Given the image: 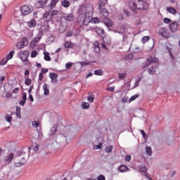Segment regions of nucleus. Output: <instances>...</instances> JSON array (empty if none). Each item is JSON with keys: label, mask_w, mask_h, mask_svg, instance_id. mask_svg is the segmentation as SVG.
<instances>
[{"label": "nucleus", "mask_w": 180, "mask_h": 180, "mask_svg": "<svg viewBox=\"0 0 180 180\" xmlns=\"http://www.w3.org/2000/svg\"><path fill=\"white\" fill-rule=\"evenodd\" d=\"M129 5L134 13H136V10L147 11L148 9V4L143 0H130Z\"/></svg>", "instance_id": "obj_1"}, {"label": "nucleus", "mask_w": 180, "mask_h": 180, "mask_svg": "<svg viewBox=\"0 0 180 180\" xmlns=\"http://www.w3.org/2000/svg\"><path fill=\"white\" fill-rule=\"evenodd\" d=\"M56 15H58V11L57 10L46 11L43 15V19L44 22H51L53 17L56 16Z\"/></svg>", "instance_id": "obj_2"}, {"label": "nucleus", "mask_w": 180, "mask_h": 180, "mask_svg": "<svg viewBox=\"0 0 180 180\" xmlns=\"http://www.w3.org/2000/svg\"><path fill=\"white\" fill-rule=\"evenodd\" d=\"M78 23H82L84 26H88L89 20L86 18V13H82L77 19Z\"/></svg>", "instance_id": "obj_3"}, {"label": "nucleus", "mask_w": 180, "mask_h": 180, "mask_svg": "<svg viewBox=\"0 0 180 180\" xmlns=\"http://www.w3.org/2000/svg\"><path fill=\"white\" fill-rule=\"evenodd\" d=\"M20 11L22 15H29L30 13H32V12H33V6L24 5L20 8Z\"/></svg>", "instance_id": "obj_4"}, {"label": "nucleus", "mask_w": 180, "mask_h": 180, "mask_svg": "<svg viewBox=\"0 0 180 180\" xmlns=\"http://www.w3.org/2000/svg\"><path fill=\"white\" fill-rule=\"evenodd\" d=\"M29 54L27 51H21L18 53V57L23 63H27L29 61Z\"/></svg>", "instance_id": "obj_5"}, {"label": "nucleus", "mask_w": 180, "mask_h": 180, "mask_svg": "<svg viewBox=\"0 0 180 180\" xmlns=\"http://www.w3.org/2000/svg\"><path fill=\"white\" fill-rule=\"evenodd\" d=\"M159 34L165 39H169V34L167 32V28L162 27L159 30Z\"/></svg>", "instance_id": "obj_6"}, {"label": "nucleus", "mask_w": 180, "mask_h": 180, "mask_svg": "<svg viewBox=\"0 0 180 180\" xmlns=\"http://www.w3.org/2000/svg\"><path fill=\"white\" fill-rule=\"evenodd\" d=\"M14 157H15V154L11 153L9 154V155L4 158L5 164H6L7 165H9V164H11V162H12V161L13 160Z\"/></svg>", "instance_id": "obj_7"}, {"label": "nucleus", "mask_w": 180, "mask_h": 180, "mask_svg": "<svg viewBox=\"0 0 180 180\" xmlns=\"http://www.w3.org/2000/svg\"><path fill=\"white\" fill-rule=\"evenodd\" d=\"M169 27L170 32H172V33H175V32L178 30V22H174L170 23L169 25Z\"/></svg>", "instance_id": "obj_8"}, {"label": "nucleus", "mask_w": 180, "mask_h": 180, "mask_svg": "<svg viewBox=\"0 0 180 180\" xmlns=\"http://www.w3.org/2000/svg\"><path fill=\"white\" fill-rule=\"evenodd\" d=\"M137 171L141 174H146L148 171L147 167H146L144 165H139L137 166Z\"/></svg>", "instance_id": "obj_9"}, {"label": "nucleus", "mask_w": 180, "mask_h": 180, "mask_svg": "<svg viewBox=\"0 0 180 180\" xmlns=\"http://www.w3.org/2000/svg\"><path fill=\"white\" fill-rule=\"evenodd\" d=\"M63 19L69 22H72V20L75 19L74 14L70 13L68 15H64Z\"/></svg>", "instance_id": "obj_10"}, {"label": "nucleus", "mask_w": 180, "mask_h": 180, "mask_svg": "<svg viewBox=\"0 0 180 180\" xmlns=\"http://www.w3.org/2000/svg\"><path fill=\"white\" fill-rule=\"evenodd\" d=\"M101 15L102 16H104V18H108L109 16V12H108V10L106 8H103V7L101 9H98Z\"/></svg>", "instance_id": "obj_11"}, {"label": "nucleus", "mask_w": 180, "mask_h": 180, "mask_svg": "<svg viewBox=\"0 0 180 180\" xmlns=\"http://www.w3.org/2000/svg\"><path fill=\"white\" fill-rule=\"evenodd\" d=\"M96 32L98 36H101V37H105V30L102 28L96 27Z\"/></svg>", "instance_id": "obj_12"}, {"label": "nucleus", "mask_w": 180, "mask_h": 180, "mask_svg": "<svg viewBox=\"0 0 180 180\" xmlns=\"http://www.w3.org/2000/svg\"><path fill=\"white\" fill-rule=\"evenodd\" d=\"M148 63L149 64H153V63H154L155 64H157L158 63V58H154L153 56H149V58H148Z\"/></svg>", "instance_id": "obj_13"}, {"label": "nucleus", "mask_w": 180, "mask_h": 180, "mask_svg": "<svg viewBox=\"0 0 180 180\" xmlns=\"http://www.w3.org/2000/svg\"><path fill=\"white\" fill-rule=\"evenodd\" d=\"M28 27H36V25H37V22H36V20L32 19L30 21L27 22Z\"/></svg>", "instance_id": "obj_14"}, {"label": "nucleus", "mask_w": 180, "mask_h": 180, "mask_svg": "<svg viewBox=\"0 0 180 180\" xmlns=\"http://www.w3.org/2000/svg\"><path fill=\"white\" fill-rule=\"evenodd\" d=\"M118 169L120 172H127L129 171V167L124 165H121L119 167Z\"/></svg>", "instance_id": "obj_15"}, {"label": "nucleus", "mask_w": 180, "mask_h": 180, "mask_svg": "<svg viewBox=\"0 0 180 180\" xmlns=\"http://www.w3.org/2000/svg\"><path fill=\"white\" fill-rule=\"evenodd\" d=\"M108 4V0H98V9H102Z\"/></svg>", "instance_id": "obj_16"}, {"label": "nucleus", "mask_w": 180, "mask_h": 180, "mask_svg": "<svg viewBox=\"0 0 180 180\" xmlns=\"http://www.w3.org/2000/svg\"><path fill=\"white\" fill-rule=\"evenodd\" d=\"M104 24L105 26H107V27H112V26H113V22L110 19H105L104 20Z\"/></svg>", "instance_id": "obj_17"}, {"label": "nucleus", "mask_w": 180, "mask_h": 180, "mask_svg": "<svg viewBox=\"0 0 180 180\" xmlns=\"http://www.w3.org/2000/svg\"><path fill=\"white\" fill-rule=\"evenodd\" d=\"M44 94L47 96L50 94V91L49 90V85L47 84H44L43 85Z\"/></svg>", "instance_id": "obj_18"}, {"label": "nucleus", "mask_w": 180, "mask_h": 180, "mask_svg": "<svg viewBox=\"0 0 180 180\" xmlns=\"http://www.w3.org/2000/svg\"><path fill=\"white\" fill-rule=\"evenodd\" d=\"M64 46L65 49H74V44L71 41H65Z\"/></svg>", "instance_id": "obj_19"}, {"label": "nucleus", "mask_w": 180, "mask_h": 180, "mask_svg": "<svg viewBox=\"0 0 180 180\" xmlns=\"http://www.w3.org/2000/svg\"><path fill=\"white\" fill-rule=\"evenodd\" d=\"M166 11H167V12L172 15H176V9L174 8L173 7H167Z\"/></svg>", "instance_id": "obj_20"}, {"label": "nucleus", "mask_w": 180, "mask_h": 180, "mask_svg": "<svg viewBox=\"0 0 180 180\" xmlns=\"http://www.w3.org/2000/svg\"><path fill=\"white\" fill-rule=\"evenodd\" d=\"M61 5L64 8H68L71 5V3H70V1L68 0H63L61 1Z\"/></svg>", "instance_id": "obj_21"}, {"label": "nucleus", "mask_w": 180, "mask_h": 180, "mask_svg": "<svg viewBox=\"0 0 180 180\" xmlns=\"http://www.w3.org/2000/svg\"><path fill=\"white\" fill-rule=\"evenodd\" d=\"M21 108L19 106L16 107V116L18 119H22V115L20 114Z\"/></svg>", "instance_id": "obj_22"}, {"label": "nucleus", "mask_w": 180, "mask_h": 180, "mask_svg": "<svg viewBox=\"0 0 180 180\" xmlns=\"http://www.w3.org/2000/svg\"><path fill=\"white\" fill-rule=\"evenodd\" d=\"M44 55L45 61H51V58L50 57V53H49V52H44Z\"/></svg>", "instance_id": "obj_23"}, {"label": "nucleus", "mask_w": 180, "mask_h": 180, "mask_svg": "<svg viewBox=\"0 0 180 180\" xmlns=\"http://www.w3.org/2000/svg\"><path fill=\"white\" fill-rule=\"evenodd\" d=\"M57 131V127H52L51 128L50 132H49V136H54L56 134V132Z\"/></svg>", "instance_id": "obj_24"}, {"label": "nucleus", "mask_w": 180, "mask_h": 180, "mask_svg": "<svg viewBox=\"0 0 180 180\" xmlns=\"http://www.w3.org/2000/svg\"><path fill=\"white\" fill-rule=\"evenodd\" d=\"M146 153L147 154V155H150V156L152 155L153 150H151V147H150V146L146 147Z\"/></svg>", "instance_id": "obj_25"}, {"label": "nucleus", "mask_w": 180, "mask_h": 180, "mask_svg": "<svg viewBox=\"0 0 180 180\" xmlns=\"http://www.w3.org/2000/svg\"><path fill=\"white\" fill-rule=\"evenodd\" d=\"M49 77H50L51 79H57V78H58V74L55 73V72H51L49 74Z\"/></svg>", "instance_id": "obj_26"}, {"label": "nucleus", "mask_w": 180, "mask_h": 180, "mask_svg": "<svg viewBox=\"0 0 180 180\" xmlns=\"http://www.w3.org/2000/svg\"><path fill=\"white\" fill-rule=\"evenodd\" d=\"M148 72L150 75H154V74H155V69H154V67H150L148 70Z\"/></svg>", "instance_id": "obj_27"}, {"label": "nucleus", "mask_w": 180, "mask_h": 180, "mask_svg": "<svg viewBox=\"0 0 180 180\" xmlns=\"http://www.w3.org/2000/svg\"><path fill=\"white\" fill-rule=\"evenodd\" d=\"M94 99H95V95H94V94H91V95L88 96V97H87V100L89 101V102L90 103H92L94 102Z\"/></svg>", "instance_id": "obj_28"}, {"label": "nucleus", "mask_w": 180, "mask_h": 180, "mask_svg": "<svg viewBox=\"0 0 180 180\" xmlns=\"http://www.w3.org/2000/svg\"><path fill=\"white\" fill-rule=\"evenodd\" d=\"M57 4H58V0H51L50 4L51 8H56Z\"/></svg>", "instance_id": "obj_29"}, {"label": "nucleus", "mask_w": 180, "mask_h": 180, "mask_svg": "<svg viewBox=\"0 0 180 180\" xmlns=\"http://www.w3.org/2000/svg\"><path fill=\"white\" fill-rule=\"evenodd\" d=\"M113 150V146H108L105 148V151L108 153H112Z\"/></svg>", "instance_id": "obj_30"}, {"label": "nucleus", "mask_w": 180, "mask_h": 180, "mask_svg": "<svg viewBox=\"0 0 180 180\" xmlns=\"http://www.w3.org/2000/svg\"><path fill=\"white\" fill-rule=\"evenodd\" d=\"M94 75H103V70L101 69L94 70Z\"/></svg>", "instance_id": "obj_31"}, {"label": "nucleus", "mask_w": 180, "mask_h": 180, "mask_svg": "<svg viewBox=\"0 0 180 180\" xmlns=\"http://www.w3.org/2000/svg\"><path fill=\"white\" fill-rule=\"evenodd\" d=\"M16 48L19 49L20 50H22V49L25 48V45L22 42H18L16 44Z\"/></svg>", "instance_id": "obj_32"}, {"label": "nucleus", "mask_w": 180, "mask_h": 180, "mask_svg": "<svg viewBox=\"0 0 180 180\" xmlns=\"http://www.w3.org/2000/svg\"><path fill=\"white\" fill-rule=\"evenodd\" d=\"M15 54V51H11L6 56V58L8 60H11L13 58V55Z\"/></svg>", "instance_id": "obj_33"}, {"label": "nucleus", "mask_w": 180, "mask_h": 180, "mask_svg": "<svg viewBox=\"0 0 180 180\" xmlns=\"http://www.w3.org/2000/svg\"><path fill=\"white\" fill-rule=\"evenodd\" d=\"M139 96H140V95H139V94H135V95L131 96L129 102L130 103V102H133V101H136V99H137V98H139Z\"/></svg>", "instance_id": "obj_34"}, {"label": "nucleus", "mask_w": 180, "mask_h": 180, "mask_svg": "<svg viewBox=\"0 0 180 180\" xmlns=\"http://www.w3.org/2000/svg\"><path fill=\"white\" fill-rule=\"evenodd\" d=\"M8 61H9V60L6 58H3L1 61H0V65H5V64H6V63H8Z\"/></svg>", "instance_id": "obj_35"}, {"label": "nucleus", "mask_w": 180, "mask_h": 180, "mask_svg": "<svg viewBox=\"0 0 180 180\" xmlns=\"http://www.w3.org/2000/svg\"><path fill=\"white\" fill-rule=\"evenodd\" d=\"M126 75H127V74H126V73H119L118 78L120 79H124L126 78Z\"/></svg>", "instance_id": "obj_36"}, {"label": "nucleus", "mask_w": 180, "mask_h": 180, "mask_svg": "<svg viewBox=\"0 0 180 180\" xmlns=\"http://www.w3.org/2000/svg\"><path fill=\"white\" fill-rule=\"evenodd\" d=\"M82 108L83 109H89V103H86V102H84L82 105Z\"/></svg>", "instance_id": "obj_37"}, {"label": "nucleus", "mask_w": 180, "mask_h": 180, "mask_svg": "<svg viewBox=\"0 0 180 180\" xmlns=\"http://www.w3.org/2000/svg\"><path fill=\"white\" fill-rule=\"evenodd\" d=\"M21 43H22V44L25 46H27V44H29V42L27 41V38L26 37H24L22 39V41Z\"/></svg>", "instance_id": "obj_38"}, {"label": "nucleus", "mask_w": 180, "mask_h": 180, "mask_svg": "<svg viewBox=\"0 0 180 180\" xmlns=\"http://www.w3.org/2000/svg\"><path fill=\"white\" fill-rule=\"evenodd\" d=\"M25 164H26L25 160L24 162H19L15 163V167H22V165H25Z\"/></svg>", "instance_id": "obj_39"}, {"label": "nucleus", "mask_w": 180, "mask_h": 180, "mask_svg": "<svg viewBox=\"0 0 180 180\" xmlns=\"http://www.w3.org/2000/svg\"><path fill=\"white\" fill-rule=\"evenodd\" d=\"M150 40V37H143L142 38V43H147V41H148Z\"/></svg>", "instance_id": "obj_40"}, {"label": "nucleus", "mask_w": 180, "mask_h": 180, "mask_svg": "<svg viewBox=\"0 0 180 180\" xmlns=\"http://www.w3.org/2000/svg\"><path fill=\"white\" fill-rule=\"evenodd\" d=\"M32 126H33V127L37 128V127H39V126H40V122H39L37 121H34L32 122Z\"/></svg>", "instance_id": "obj_41"}, {"label": "nucleus", "mask_w": 180, "mask_h": 180, "mask_svg": "<svg viewBox=\"0 0 180 180\" xmlns=\"http://www.w3.org/2000/svg\"><path fill=\"white\" fill-rule=\"evenodd\" d=\"M163 22H164V23H166V25H168V24L171 23V19H169L168 18H165L163 19Z\"/></svg>", "instance_id": "obj_42"}, {"label": "nucleus", "mask_w": 180, "mask_h": 180, "mask_svg": "<svg viewBox=\"0 0 180 180\" xmlns=\"http://www.w3.org/2000/svg\"><path fill=\"white\" fill-rule=\"evenodd\" d=\"M94 150H99L102 148V143H100L98 145H96L94 147Z\"/></svg>", "instance_id": "obj_43"}, {"label": "nucleus", "mask_w": 180, "mask_h": 180, "mask_svg": "<svg viewBox=\"0 0 180 180\" xmlns=\"http://www.w3.org/2000/svg\"><path fill=\"white\" fill-rule=\"evenodd\" d=\"M5 119L7 122H8V123H11V122H12V116L6 115L5 117Z\"/></svg>", "instance_id": "obj_44"}, {"label": "nucleus", "mask_w": 180, "mask_h": 180, "mask_svg": "<svg viewBox=\"0 0 180 180\" xmlns=\"http://www.w3.org/2000/svg\"><path fill=\"white\" fill-rule=\"evenodd\" d=\"M79 64L81 65L82 67H85L86 65H89V62H79Z\"/></svg>", "instance_id": "obj_45"}, {"label": "nucleus", "mask_w": 180, "mask_h": 180, "mask_svg": "<svg viewBox=\"0 0 180 180\" xmlns=\"http://www.w3.org/2000/svg\"><path fill=\"white\" fill-rule=\"evenodd\" d=\"M95 49H98V51H101V47L99 46V42L96 41L94 44Z\"/></svg>", "instance_id": "obj_46"}, {"label": "nucleus", "mask_w": 180, "mask_h": 180, "mask_svg": "<svg viewBox=\"0 0 180 180\" xmlns=\"http://www.w3.org/2000/svg\"><path fill=\"white\" fill-rule=\"evenodd\" d=\"M124 160L127 162H129L130 160H131V156L130 155H127Z\"/></svg>", "instance_id": "obj_47"}, {"label": "nucleus", "mask_w": 180, "mask_h": 180, "mask_svg": "<svg viewBox=\"0 0 180 180\" xmlns=\"http://www.w3.org/2000/svg\"><path fill=\"white\" fill-rule=\"evenodd\" d=\"M22 101H24V102L27 101V94L25 92L22 94Z\"/></svg>", "instance_id": "obj_48"}, {"label": "nucleus", "mask_w": 180, "mask_h": 180, "mask_svg": "<svg viewBox=\"0 0 180 180\" xmlns=\"http://www.w3.org/2000/svg\"><path fill=\"white\" fill-rule=\"evenodd\" d=\"M25 85H27V86L30 85V84H32V79H26L25 82Z\"/></svg>", "instance_id": "obj_49"}, {"label": "nucleus", "mask_w": 180, "mask_h": 180, "mask_svg": "<svg viewBox=\"0 0 180 180\" xmlns=\"http://www.w3.org/2000/svg\"><path fill=\"white\" fill-rule=\"evenodd\" d=\"M37 56V51H34L31 53L32 58H34Z\"/></svg>", "instance_id": "obj_50"}, {"label": "nucleus", "mask_w": 180, "mask_h": 180, "mask_svg": "<svg viewBox=\"0 0 180 180\" xmlns=\"http://www.w3.org/2000/svg\"><path fill=\"white\" fill-rule=\"evenodd\" d=\"M71 67H72V63H68L65 64V68H67V70H70Z\"/></svg>", "instance_id": "obj_51"}, {"label": "nucleus", "mask_w": 180, "mask_h": 180, "mask_svg": "<svg viewBox=\"0 0 180 180\" xmlns=\"http://www.w3.org/2000/svg\"><path fill=\"white\" fill-rule=\"evenodd\" d=\"M38 4H40L41 6H44V5H46V0H39Z\"/></svg>", "instance_id": "obj_52"}, {"label": "nucleus", "mask_w": 180, "mask_h": 180, "mask_svg": "<svg viewBox=\"0 0 180 180\" xmlns=\"http://www.w3.org/2000/svg\"><path fill=\"white\" fill-rule=\"evenodd\" d=\"M72 36V31H68L66 33V37H71Z\"/></svg>", "instance_id": "obj_53"}, {"label": "nucleus", "mask_w": 180, "mask_h": 180, "mask_svg": "<svg viewBox=\"0 0 180 180\" xmlns=\"http://www.w3.org/2000/svg\"><path fill=\"white\" fill-rule=\"evenodd\" d=\"M97 179L98 180H105V176L101 174L100 176H98Z\"/></svg>", "instance_id": "obj_54"}, {"label": "nucleus", "mask_w": 180, "mask_h": 180, "mask_svg": "<svg viewBox=\"0 0 180 180\" xmlns=\"http://www.w3.org/2000/svg\"><path fill=\"white\" fill-rule=\"evenodd\" d=\"M150 64L148 62L145 63V65L143 66V70H146V68H148V67H150Z\"/></svg>", "instance_id": "obj_55"}, {"label": "nucleus", "mask_w": 180, "mask_h": 180, "mask_svg": "<svg viewBox=\"0 0 180 180\" xmlns=\"http://www.w3.org/2000/svg\"><path fill=\"white\" fill-rule=\"evenodd\" d=\"M92 21L94 22V23H99V18H94L92 19Z\"/></svg>", "instance_id": "obj_56"}, {"label": "nucleus", "mask_w": 180, "mask_h": 180, "mask_svg": "<svg viewBox=\"0 0 180 180\" xmlns=\"http://www.w3.org/2000/svg\"><path fill=\"white\" fill-rule=\"evenodd\" d=\"M4 81H5V76L0 77V84H4Z\"/></svg>", "instance_id": "obj_57"}, {"label": "nucleus", "mask_w": 180, "mask_h": 180, "mask_svg": "<svg viewBox=\"0 0 180 180\" xmlns=\"http://www.w3.org/2000/svg\"><path fill=\"white\" fill-rule=\"evenodd\" d=\"M46 72H49V70L46 68L41 69V74H46Z\"/></svg>", "instance_id": "obj_58"}, {"label": "nucleus", "mask_w": 180, "mask_h": 180, "mask_svg": "<svg viewBox=\"0 0 180 180\" xmlns=\"http://www.w3.org/2000/svg\"><path fill=\"white\" fill-rule=\"evenodd\" d=\"M51 82L53 84H58V80L57 79H51Z\"/></svg>", "instance_id": "obj_59"}, {"label": "nucleus", "mask_w": 180, "mask_h": 180, "mask_svg": "<svg viewBox=\"0 0 180 180\" xmlns=\"http://www.w3.org/2000/svg\"><path fill=\"white\" fill-rule=\"evenodd\" d=\"M29 99L31 102H34V98H33V96L32 94L29 95Z\"/></svg>", "instance_id": "obj_60"}, {"label": "nucleus", "mask_w": 180, "mask_h": 180, "mask_svg": "<svg viewBox=\"0 0 180 180\" xmlns=\"http://www.w3.org/2000/svg\"><path fill=\"white\" fill-rule=\"evenodd\" d=\"M39 147H40V146H39V144H36L35 147L33 148V150L34 151H39Z\"/></svg>", "instance_id": "obj_61"}, {"label": "nucleus", "mask_w": 180, "mask_h": 180, "mask_svg": "<svg viewBox=\"0 0 180 180\" xmlns=\"http://www.w3.org/2000/svg\"><path fill=\"white\" fill-rule=\"evenodd\" d=\"M141 134H142L143 137H146V136H147V134H146L143 129H141Z\"/></svg>", "instance_id": "obj_62"}, {"label": "nucleus", "mask_w": 180, "mask_h": 180, "mask_svg": "<svg viewBox=\"0 0 180 180\" xmlns=\"http://www.w3.org/2000/svg\"><path fill=\"white\" fill-rule=\"evenodd\" d=\"M43 77H44L43 73H40L39 75V79L40 81H43Z\"/></svg>", "instance_id": "obj_63"}, {"label": "nucleus", "mask_w": 180, "mask_h": 180, "mask_svg": "<svg viewBox=\"0 0 180 180\" xmlns=\"http://www.w3.org/2000/svg\"><path fill=\"white\" fill-rule=\"evenodd\" d=\"M19 91V88L16 87L13 90V94H18V91Z\"/></svg>", "instance_id": "obj_64"}]
</instances>
